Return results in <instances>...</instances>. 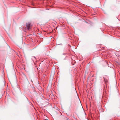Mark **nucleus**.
Returning <instances> with one entry per match:
<instances>
[{"mask_svg":"<svg viewBox=\"0 0 120 120\" xmlns=\"http://www.w3.org/2000/svg\"><path fill=\"white\" fill-rule=\"evenodd\" d=\"M26 27L28 30L30 29L31 27V26L29 23H27L26 24Z\"/></svg>","mask_w":120,"mask_h":120,"instance_id":"obj_1","label":"nucleus"},{"mask_svg":"<svg viewBox=\"0 0 120 120\" xmlns=\"http://www.w3.org/2000/svg\"><path fill=\"white\" fill-rule=\"evenodd\" d=\"M103 78H104V81L105 82H106V81H107V79H105V77H104Z\"/></svg>","mask_w":120,"mask_h":120,"instance_id":"obj_2","label":"nucleus"},{"mask_svg":"<svg viewBox=\"0 0 120 120\" xmlns=\"http://www.w3.org/2000/svg\"><path fill=\"white\" fill-rule=\"evenodd\" d=\"M34 57L35 59H36L35 57Z\"/></svg>","mask_w":120,"mask_h":120,"instance_id":"obj_3","label":"nucleus"},{"mask_svg":"<svg viewBox=\"0 0 120 120\" xmlns=\"http://www.w3.org/2000/svg\"><path fill=\"white\" fill-rule=\"evenodd\" d=\"M45 120H47V119H45Z\"/></svg>","mask_w":120,"mask_h":120,"instance_id":"obj_4","label":"nucleus"}]
</instances>
